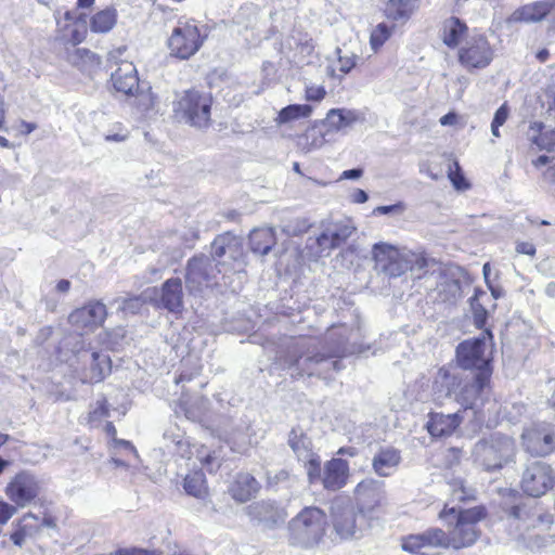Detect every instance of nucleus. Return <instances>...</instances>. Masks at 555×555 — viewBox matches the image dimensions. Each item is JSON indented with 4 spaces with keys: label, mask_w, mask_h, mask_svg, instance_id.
<instances>
[{
    "label": "nucleus",
    "mask_w": 555,
    "mask_h": 555,
    "mask_svg": "<svg viewBox=\"0 0 555 555\" xmlns=\"http://www.w3.org/2000/svg\"><path fill=\"white\" fill-rule=\"evenodd\" d=\"M349 466L341 459H332L325 464L322 483L325 489L336 491L343 488L348 479Z\"/></svg>",
    "instance_id": "nucleus-25"
},
{
    "label": "nucleus",
    "mask_w": 555,
    "mask_h": 555,
    "mask_svg": "<svg viewBox=\"0 0 555 555\" xmlns=\"http://www.w3.org/2000/svg\"><path fill=\"white\" fill-rule=\"evenodd\" d=\"M336 53H337V61H338V65H339V72L343 73L344 75L350 73V70L357 64L358 55L354 53L343 55L340 48H336Z\"/></svg>",
    "instance_id": "nucleus-47"
},
{
    "label": "nucleus",
    "mask_w": 555,
    "mask_h": 555,
    "mask_svg": "<svg viewBox=\"0 0 555 555\" xmlns=\"http://www.w3.org/2000/svg\"><path fill=\"white\" fill-rule=\"evenodd\" d=\"M509 109L506 104H502L495 112L492 122L499 126H503L507 120Z\"/></svg>",
    "instance_id": "nucleus-54"
},
{
    "label": "nucleus",
    "mask_w": 555,
    "mask_h": 555,
    "mask_svg": "<svg viewBox=\"0 0 555 555\" xmlns=\"http://www.w3.org/2000/svg\"><path fill=\"white\" fill-rule=\"evenodd\" d=\"M328 134L330 132H327V129L322 126L320 121L315 122L306 131L304 134V140L306 141V145L309 149H319L327 141L326 137Z\"/></svg>",
    "instance_id": "nucleus-41"
},
{
    "label": "nucleus",
    "mask_w": 555,
    "mask_h": 555,
    "mask_svg": "<svg viewBox=\"0 0 555 555\" xmlns=\"http://www.w3.org/2000/svg\"><path fill=\"white\" fill-rule=\"evenodd\" d=\"M27 537L26 529L24 527L17 529L11 534L12 542L17 546H23Z\"/></svg>",
    "instance_id": "nucleus-55"
},
{
    "label": "nucleus",
    "mask_w": 555,
    "mask_h": 555,
    "mask_svg": "<svg viewBox=\"0 0 555 555\" xmlns=\"http://www.w3.org/2000/svg\"><path fill=\"white\" fill-rule=\"evenodd\" d=\"M132 96L134 98L132 104L141 113H149L156 106L157 96L152 92V88L150 86L144 88V85H141L139 90H135Z\"/></svg>",
    "instance_id": "nucleus-39"
},
{
    "label": "nucleus",
    "mask_w": 555,
    "mask_h": 555,
    "mask_svg": "<svg viewBox=\"0 0 555 555\" xmlns=\"http://www.w3.org/2000/svg\"><path fill=\"white\" fill-rule=\"evenodd\" d=\"M70 288V282L68 280H61L56 284V291L60 293H67Z\"/></svg>",
    "instance_id": "nucleus-63"
},
{
    "label": "nucleus",
    "mask_w": 555,
    "mask_h": 555,
    "mask_svg": "<svg viewBox=\"0 0 555 555\" xmlns=\"http://www.w3.org/2000/svg\"><path fill=\"white\" fill-rule=\"evenodd\" d=\"M305 92L306 100L318 102L323 100L326 94V91L323 86H307Z\"/></svg>",
    "instance_id": "nucleus-52"
},
{
    "label": "nucleus",
    "mask_w": 555,
    "mask_h": 555,
    "mask_svg": "<svg viewBox=\"0 0 555 555\" xmlns=\"http://www.w3.org/2000/svg\"><path fill=\"white\" fill-rule=\"evenodd\" d=\"M223 270L206 255L194 256L188 261L185 283L191 294L202 293L204 289L219 284V275Z\"/></svg>",
    "instance_id": "nucleus-11"
},
{
    "label": "nucleus",
    "mask_w": 555,
    "mask_h": 555,
    "mask_svg": "<svg viewBox=\"0 0 555 555\" xmlns=\"http://www.w3.org/2000/svg\"><path fill=\"white\" fill-rule=\"evenodd\" d=\"M311 113L312 107L308 104H291L280 111L275 121L278 125H283L299 118L309 117Z\"/></svg>",
    "instance_id": "nucleus-38"
},
{
    "label": "nucleus",
    "mask_w": 555,
    "mask_h": 555,
    "mask_svg": "<svg viewBox=\"0 0 555 555\" xmlns=\"http://www.w3.org/2000/svg\"><path fill=\"white\" fill-rule=\"evenodd\" d=\"M492 335L485 331L479 337L466 339L456 347V362L464 370L491 371Z\"/></svg>",
    "instance_id": "nucleus-9"
},
{
    "label": "nucleus",
    "mask_w": 555,
    "mask_h": 555,
    "mask_svg": "<svg viewBox=\"0 0 555 555\" xmlns=\"http://www.w3.org/2000/svg\"><path fill=\"white\" fill-rule=\"evenodd\" d=\"M137 555H162L159 550L133 548Z\"/></svg>",
    "instance_id": "nucleus-64"
},
{
    "label": "nucleus",
    "mask_w": 555,
    "mask_h": 555,
    "mask_svg": "<svg viewBox=\"0 0 555 555\" xmlns=\"http://www.w3.org/2000/svg\"><path fill=\"white\" fill-rule=\"evenodd\" d=\"M326 526L325 512L317 506H307L288 522V543L305 550L313 548L323 540Z\"/></svg>",
    "instance_id": "nucleus-5"
},
{
    "label": "nucleus",
    "mask_w": 555,
    "mask_h": 555,
    "mask_svg": "<svg viewBox=\"0 0 555 555\" xmlns=\"http://www.w3.org/2000/svg\"><path fill=\"white\" fill-rule=\"evenodd\" d=\"M212 98L210 93L190 89L178 95L173 103V111L181 116L185 122L193 127L203 129L210 124V108Z\"/></svg>",
    "instance_id": "nucleus-8"
},
{
    "label": "nucleus",
    "mask_w": 555,
    "mask_h": 555,
    "mask_svg": "<svg viewBox=\"0 0 555 555\" xmlns=\"http://www.w3.org/2000/svg\"><path fill=\"white\" fill-rule=\"evenodd\" d=\"M258 491L257 480L249 474L237 475L231 487V493L235 501L244 503L250 500Z\"/></svg>",
    "instance_id": "nucleus-33"
},
{
    "label": "nucleus",
    "mask_w": 555,
    "mask_h": 555,
    "mask_svg": "<svg viewBox=\"0 0 555 555\" xmlns=\"http://www.w3.org/2000/svg\"><path fill=\"white\" fill-rule=\"evenodd\" d=\"M160 306L173 313L182 311L183 287L181 279L171 278L162 285Z\"/></svg>",
    "instance_id": "nucleus-26"
},
{
    "label": "nucleus",
    "mask_w": 555,
    "mask_h": 555,
    "mask_svg": "<svg viewBox=\"0 0 555 555\" xmlns=\"http://www.w3.org/2000/svg\"><path fill=\"white\" fill-rule=\"evenodd\" d=\"M359 120V114L352 109L332 108L326 117L321 120V125L327 129V132H338L353 126Z\"/></svg>",
    "instance_id": "nucleus-29"
},
{
    "label": "nucleus",
    "mask_w": 555,
    "mask_h": 555,
    "mask_svg": "<svg viewBox=\"0 0 555 555\" xmlns=\"http://www.w3.org/2000/svg\"><path fill=\"white\" fill-rule=\"evenodd\" d=\"M467 27L457 17H450L443 23L442 40L450 48H455L466 34Z\"/></svg>",
    "instance_id": "nucleus-35"
},
{
    "label": "nucleus",
    "mask_w": 555,
    "mask_h": 555,
    "mask_svg": "<svg viewBox=\"0 0 555 555\" xmlns=\"http://www.w3.org/2000/svg\"><path fill=\"white\" fill-rule=\"evenodd\" d=\"M392 27H389L385 23H379L373 28L370 36V46L374 52H377L380 47L390 38L392 34Z\"/></svg>",
    "instance_id": "nucleus-43"
},
{
    "label": "nucleus",
    "mask_w": 555,
    "mask_h": 555,
    "mask_svg": "<svg viewBox=\"0 0 555 555\" xmlns=\"http://www.w3.org/2000/svg\"><path fill=\"white\" fill-rule=\"evenodd\" d=\"M352 336V330L345 325L334 327L327 337L330 348L326 353L317 351L306 339L297 340L289 346L283 359V367L295 369L296 372L292 374L294 377L304 375L327 377L331 370L336 372L340 370L339 361L332 360L333 358H341L361 351L354 345L349 344Z\"/></svg>",
    "instance_id": "nucleus-1"
},
{
    "label": "nucleus",
    "mask_w": 555,
    "mask_h": 555,
    "mask_svg": "<svg viewBox=\"0 0 555 555\" xmlns=\"http://www.w3.org/2000/svg\"><path fill=\"white\" fill-rule=\"evenodd\" d=\"M418 5L415 0H388L384 13L387 18L400 24L406 23Z\"/></svg>",
    "instance_id": "nucleus-31"
},
{
    "label": "nucleus",
    "mask_w": 555,
    "mask_h": 555,
    "mask_svg": "<svg viewBox=\"0 0 555 555\" xmlns=\"http://www.w3.org/2000/svg\"><path fill=\"white\" fill-rule=\"evenodd\" d=\"M555 7V0H541L527 4L516 10L511 20L513 22L534 23L542 21L547 14L552 13Z\"/></svg>",
    "instance_id": "nucleus-28"
},
{
    "label": "nucleus",
    "mask_w": 555,
    "mask_h": 555,
    "mask_svg": "<svg viewBox=\"0 0 555 555\" xmlns=\"http://www.w3.org/2000/svg\"><path fill=\"white\" fill-rule=\"evenodd\" d=\"M117 11L113 8H106L95 13L90 22V29L93 33H108L116 24Z\"/></svg>",
    "instance_id": "nucleus-36"
},
{
    "label": "nucleus",
    "mask_w": 555,
    "mask_h": 555,
    "mask_svg": "<svg viewBox=\"0 0 555 555\" xmlns=\"http://www.w3.org/2000/svg\"><path fill=\"white\" fill-rule=\"evenodd\" d=\"M493 57V51L488 40L482 37H474L467 42L466 47L460 51V61L470 68L487 67Z\"/></svg>",
    "instance_id": "nucleus-19"
},
{
    "label": "nucleus",
    "mask_w": 555,
    "mask_h": 555,
    "mask_svg": "<svg viewBox=\"0 0 555 555\" xmlns=\"http://www.w3.org/2000/svg\"><path fill=\"white\" fill-rule=\"evenodd\" d=\"M42 480L29 470L17 473L7 485L5 495L20 507L30 504L41 492Z\"/></svg>",
    "instance_id": "nucleus-13"
},
{
    "label": "nucleus",
    "mask_w": 555,
    "mask_h": 555,
    "mask_svg": "<svg viewBox=\"0 0 555 555\" xmlns=\"http://www.w3.org/2000/svg\"><path fill=\"white\" fill-rule=\"evenodd\" d=\"M111 80L117 92L126 95H133L139 90L140 80L137 68L131 62H122L118 68L112 73Z\"/></svg>",
    "instance_id": "nucleus-22"
},
{
    "label": "nucleus",
    "mask_w": 555,
    "mask_h": 555,
    "mask_svg": "<svg viewBox=\"0 0 555 555\" xmlns=\"http://www.w3.org/2000/svg\"><path fill=\"white\" fill-rule=\"evenodd\" d=\"M491 371L479 372L472 378L456 369L442 366L434 379V391L438 398H451L464 409L479 410L489 400Z\"/></svg>",
    "instance_id": "nucleus-2"
},
{
    "label": "nucleus",
    "mask_w": 555,
    "mask_h": 555,
    "mask_svg": "<svg viewBox=\"0 0 555 555\" xmlns=\"http://www.w3.org/2000/svg\"><path fill=\"white\" fill-rule=\"evenodd\" d=\"M454 166H455V170L453 171L452 169H450V172H449V177H450L454 188L457 190L467 189L468 183L466 182L464 176L461 173L459 164L455 163Z\"/></svg>",
    "instance_id": "nucleus-51"
},
{
    "label": "nucleus",
    "mask_w": 555,
    "mask_h": 555,
    "mask_svg": "<svg viewBox=\"0 0 555 555\" xmlns=\"http://www.w3.org/2000/svg\"><path fill=\"white\" fill-rule=\"evenodd\" d=\"M107 416H109L107 401L99 400L96 406L89 413V422L94 423Z\"/></svg>",
    "instance_id": "nucleus-50"
},
{
    "label": "nucleus",
    "mask_w": 555,
    "mask_h": 555,
    "mask_svg": "<svg viewBox=\"0 0 555 555\" xmlns=\"http://www.w3.org/2000/svg\"><path fill=\"white\" fill-rule=\"evenodd\" d=\"M485 516V509L479 506L460 511L454 507H444L439 517L449 526L446 532L448 548L461 550L472 546L480 535L477 524Z\"/></svg>",
    "instance_id": "nucleus-4"
},
{
    "label": "nucleus",
    "mask_w": 555,
    "mask_h": 555,
    "mask_svg": "<svg viewBox=\"0 0 555 555\" xmlns=\"http://www.w3.org/2000/svg\"><path fill=\"white\" fill-rule=\"evenodd\" d=\"M352 198H353L354 203L362 204V203H365L367 201L369 196H367L365 191L358 189L353 193Z\"/></svg>",
    "instance_id": "nucleus-60"
},
{
    "label": "nucleus",
    "mask_w": 555,
    "mask_h": 555,
    "mask_svg": "<svg viewBox=\"0 0 555 555\" xmlns=\"http://www.w3.org/2000/svg\"><path fill=\"white\" fill-rule=\"evenodd\" d=\"M184 490L190 495L199 498L205 493V477L201 472H195L184 478Z\"/></svg>",
    "instance_id": "nucleus-42"
},
{
    "label": "nucleus",
    "mask_w": 555,
    "mask_h": 555,
    "mask_svg": "<svg viewBox=\"0 0 555 555\" xmlns=\"http://www.w3.org/2000/svg\"><path fill=\"white\" fill-rule=\"evenodd\" d=\"M127 138H128V132H125V133L107 134L105 137V140L114 141V142H121V141H125Z\"/></svg>",
    "instance_id": "nucleus-61"
},
{
    "label": "nucleus",
    "mask_w": 555,
    "mask_h": 555,
    "mask_svg": "<svg viewBox=\"0 0 555 555\" xmlns=\"http://www.w3.org/2000/svg\"><path fill=\"white\" fill-rule=\"evenodd\" d=\"M374 269L389 279L400 278L411 272L414 279H421L428 267V259L421 251H413L406 247L379 242L371 249Z\"/></svg>",
    "instance_id": "nucleus-3"
},
{
    "label": "nucleus",
    "mask_w": 555,
    "mask_h": 555,
    "mask_svg": "<svg viewBox=\"0 0 555 555\" xmlns=\"http://www.w3.org/2000/svg\"><path fill=\"white\" fill-rule=\"evenodd\" d=\"M509 525L515 526L516 529L526 531L534 528L538 524L548 522V516L538 513L534 508L529 507L527 504H519L513 506L508 512L507 517Z\"/></svg>",
    "instance_id": "nucleus-23"
},
{
    "label": "nucleus",
    "mask_w": 555,
    "mask_h": 555,
    "mask_svg": "<svg viewBox=\"0 0 555 555\" xmlns=\"http://www.w3.org/2000/svg\"><path fill=\"white\" fill-rule=\"evenodd\" d=\"M402 550L411 554L428 555L435 548H448L446 531L429 528L422 533L410 534L402 539Z\"/></svg>",
    "instance_id": "nucleus-16"
},
{
    "label": "nucleus",
    "mask_w": 555,
    "mask_h": 555,
    "mask_svg": "<svg viewBox=\"0 0 555 555\" xmlns=\"http://www.w3.org/2000/svg\"><path fill=\"white\" fill-rule=\"evenodd\" d=\"M305 462V467L307 469V475L310 483H313L317 479L320 478L321 473V460L320 456L315 453L311 456L302 460Z\"/></svg>",
    "instance_id": "nucleus-46"
},
{
    "label": "nucleus",
    "mask_w": 555,
    "mask_h": 555,
    "mask_svg": "<svg viewBox=\"0 0 555 555\" xmlns=\"http://www.w3.org/2000/svg\"><path fill=\"white\" fill-rule=\"evenodd\" d=\"M530 130V140L541 150L550 151L555 146V129H544L542 124L533 122Z\"/></svg>",
    "instance_id": "nucleus-37"
},
{
    "label": "nucleus",
    "mask_w": 555,
    "mask_h": 555,
    "mask_svg": "<svg viewBox=\"0 0 555 555\" xmlns=\"http://www.w3.org/2000/svg\"><path fill=\"white\" fill-rule=\"evenodd\" d=\"M486 296L487 294L480 291L476 292L475 295L470 298V307L474 313L475 324L479 327L483 326L487 319V310L480 302V299Z\"/></svg>",
    "instance_id": "nucleus-44"
},
{
    "label": "nucleus",
    "mask_w": 555,
    "mask_h": 555,
    "mask_svg": "<svg viewBox=\"0 0 555 555\" xmlns=\"http://www.w3.org/2000/svg\"><path fill=\"white\" fill-rule=\"evenodd\" d=\"M70 62L82 69L100 65V57L85 48H77L69 56Z\"/></svg>",
    "instance_id": "nucleus-40"
},
{
    "label": "nucleus",
    "mask_w": 555,
    "mask_h": 555,
    "mask_svg": "<svg viewBox=\"0 0 555 555\" xmlns=\"http://www.w3.org/2000/svg\"><path fill=\"white\" fill-rule=\"evenodd\" d=\"M211 256L223 270L222 280L228 272L241 273L244 271L245 254L241 240L231 234L218 235L211 244Z\"/></svg>",
    "instance_id": "nucleus-10"
},
{
    "label": "nucleus",
    "mask_w": 555,
    "mask_h": 555,
    "mask_svg": "<svg viewBox=\"0 0 555 555\" xmlns=\"http://www.w3.org/2000/svg\"><path fill=\"white\" fill-rule=\"evenodd\" d=\"M398 206L397 205H390V206H378L374 209V214H378V215H386V214H389L391 211H393L395 209H397Z\"/></svg>",
    "instance_id": "nucleus-62"
},
{
    "label": "nucleus",
    "mask_w": 555,
    "mask_h": 555,
    "mask_svg": "<svg viewBox=\"0 0 555 555\" xmlns=\"http://www.w3.org/2000/svg\"><path fill=\"white\" fill-rule=\"evenodd\" d=\"M356 231L350 220L328 222L317 238L321 251H330L344 244Z\"/></svg>",
    "instance_id": "nucleus-20"
},
{
    "label": "nucleus",
    "mask_w": 555,
    "mask_h": 555,
    "mask_svg": "<svg viewBox=\"0 0 555 555\" xmlns=\"http://www.w3.org/2000/svg\"><path fill=\"white\" fill-rule=\"evenodd\" d=\"M516 251L518 254H524L528 256H534L535 255V247L533 244L529 242H520L516 245Z\"/></svg>",
    "instance_id": "nucleus-56"
},
{
    "label": "nucleus",
    "mask_w": 555,
    "mask_h": 555,
    "mask_svg": "<svg viewBox=\"0 0 555 555\" xmlns=\"http://www.w3.org/2000/svg\"><path fill=\"white\" fill-rule=\"evenodd\" d=\"M457 115L454 112H450L439 119L441 126H454L457 122Z\"/></svg>",
    "instance_id": "nucleus-58"
},
{
    "label": "nucleus",
    "mask_w": 555,
    "mask_h": 555,
    "mask_svg": "<svg viewBox=\"0 0 555 555\" xmlns=\"http://www.w3.org/2000/svg\"><path fill=\"white\" fill-rule=\"evenodd\" d=\"M248 514L269 528L284 522L287 517L285 508L271 501H262L249 505Z\"/></svg>",
    "instance_id": "nucleus-21"
},
{
    "label": "nucleus",
    "mask_w": 555,
    "mask_h": 555,
    "mask_svg": "<svg viewBox=\"0 0 555 555\" xmlns=\"http://www.w3.org/2000/svg\"><path fill=\"white\" fill-rule=\"evenodd\" d=\"M386 502V492L383 482L375 479H365L358 483L354 489L352 503L357 511L369 521L373 513L380 508Z\"/></svg>",
    "instance_id": "nucleus-15"
},
{
    "label": "nucleus",
    "mask_w": 555,
    "mask_h": 555,
    "mask_svg": "<svg viewBox=\"0 0 555 555\" xmlns=\"http://www.w3.org/2000/svg\"><path fill=\"white\" fill-rule=\"evenodd\" d=\"M515 454L514 439L501 433L482 438L474 448L475 462L489 472L501 469L513 462Z\"/></svg>",
    "instance_id": "nucleus-7"
},
{
    "label": "nucleus",
    "mask_w": 555,
    "mask_h": 555,
    "mask_svg": "<svg viewBox=\"0 0 555 555\" xmlns=\"http://www.w3.org/2000/svg\"><path fill=\"white\" fill-rule=\"evenodd\" d=\"M332 533L339 542L359 540L370 521L357 511L352 500L336 499L331 507Z\"/></svg>",
    "instance_id": "nucleus-6"
},
{
    "label": "nucleus",
    "mask_w": 555,
    "mask_h": 555,
    "mask_svg": "<svg viewBox=\"0 0 555 555\" xmlns=\"http://www.w3.org/2000/svg\"><path fill=\"white\" fill-rule=\"evenodd\" d=\"M309 223L305 219H295L291 221L288 224H285L283 228V232L287 235L296 236L305 233L309 229Z\"/></svg>",
    "instance_id": "nucleus-49"
},
{
    "label": "nucleus",
    "mask_w": 555,
    "mask_h": 555,
    "mask_svg": "<svg viewBox=\"0 0 555 555\" xmlns=\"http://www.w3.org/2000/svg\"><path fill=\"white\" fill-rule=\"evenodd\" d=\"M201 461L202 464L206 466L209 472H214L216 468L219 467L217 457L212 454H206L205 456L201 457Z\"/></svg>",
    "instance_id": "nucleus-57"
},
{
    "label": "nucleus",
    "mask_w": 555,
    "mask_h": 555,
    "mask_svg": "<svg viewBox=\"0 0 555 555\" xmlns=\"http://www.w3.org/2000/svg\"><path fill=\"white\" fill-rule=\"evenodd\" d=\"M107 317L106 306L98 300L89 301L68 315V322L77 330L92 332L101 326Z\"/></svg>",
    "instance_id": "nucleus-17"
},
{
    "label": "nucleus",
    "mask_w": 555,
    "mask_h": 555,
    "mask_svg": "<svg viewBox=\"0 0 555 555\" xmlns=\"http://www.w3.org/2000/svg\"><path fill=\"white\" fill-rule=\"evenodd\" d=\"M362 169L359 168L345 170L341 173V179H358L362 176Z\"/></svg>",
    "instance_id": "nucleus-59"
},
{
    "label": "nucleus",
    "mask_w": 555,
    "mask_h": 555,
    "mask_svg": "<svg viewBox=\"0 0 555 555\" xmlns=\"http://www.w3.org/2000/svg\"><path fill=\"white\" fill-rule=\"evenodd\" d=\"M288 446L298 460H305L314 454L311 439L299 427L289 431Z\"/></svg>",
    "instance_id": "nucleus-34"
},
{
    "label": "nucleus",
    "mask_w": 555,
    "mask_h": 555,
    "mask_svg": "<svg viewBox=\"0 0 555 555\" xmlns=\"http://www.w3.org/2000/svg\"><path fill=\"white\" fill-rule=\"evenodd\" d=\"M85 360H89L90 365L85 369L81 375L83 383H100L111 373V359L103 352L93 351L90 354H83Z\"/></svg>",
    "instance_id": "nucleus-24"
},
{
    "label": "nucleus",
    "mask_w": 555,
    "mask_h": 555,
    "mask_svg": "<svg viewBox=\"0 0 555 555\" xmlns=\"http://www.w3.org/2000/svg\"><path fill=\"white\" fill-rule=\"evenodd\" d=\"M275 244V234L271 228L255 229L249 234V247L255 254L267 255Z\"/></svg>",
    "instance_id": "nucleus-32"
},
{
    "label": "nucleus",
    "mask_w": 555,
    "mask_h": 555,
    "mask_svg": "<svg viewBox=\"0 0 555 555\" xmlns=\"http://www.w3.org/2000/svg\"><path fill=\"white\" fill-rule=\"evenodd\" d=\"M401 461L400 452L395 448L380 449L373 457L372 466L374 472L380 477L390 476L398 467Z\"/></svg>",
    "instance_id": "nucleus-30"
},
{
    "label": "nucleus",
    "mask_w": 555,
    "mask_h": 555,
    "mask_svg": "<svg viewBox=\"0 0 555 555\" xmlns=\"http://www.w3.org/2000/svg\"><path fill=\"white\" fill-rule=\"evenodd\" d=\"M291 480V474L286 469L267 473V483L270 488H276L280 485L287 483Z\"/></svg>",
    "instance_id": "nucleus-48"
},
{
    "label": "nucleus",
    "mask_w": 555,
    "mask_h": 555,
    "mask_svg": "<svg viewBox=\"0 0 555 555\" xmlns=\"http://www.w3.org/2000/svg\"><path fill=\"white\" fill-rule=\"evenodd\" d=\"M522 447L525 450L537 456H545L555 449V435L543 426L527 428L522 435Z\"/></svg>",
    "instance_id": "nucleus-18"
},
{
    "label": "nucleus",
    "mask_w": 555,
    "mask_h": 555,
    "mask_svg": "<svg viewBox=\"0 0 555 555\" xmlns=\"http://www.w3.org/2000/svg\"><path fill=\"white\" fill-rule=\"evenodd\" d=\"M116 302H118V308L121 311L135 314L144 306L145 299L142 296H132L128 298L116 299Z\"/></svg>",
    "instance_id": "nucleus-45"
},
{
    "label": "nucleus",
    "mask_w": 555,
    "mask_h": 555,
    "mask_svg": "<svg viewBox=\"0 0 555 555\" xmlns=\"http://www.w3.org/2000/svg\"><path fill=\"white\" fill-rule=\"evenodd\" d=\"M16 513V507L0 501V525H4Z\"/></svg>",
    "instance_id": "nucleus-53"
},
{
    "label": "nucleus",
    "mask_w": 555,
    "mask_h": 555,
    "mask_svg": "<svg viewBox=\"0 0 555 555\" xmlns=\"http://www.w3.org/2000/svg\"><path fill=\"white\" fill-rule=\"evenodd\" d=\"M202 44L199 29L194 22L190 21H179L167 41L170 55L181 60L190 59Z\"/></svg>",
    "instance_id": "nucleus-12"
},
{
    "label": "nucleus",
    "mask_w": 555,
    "mask_h": 555,
    "mask_svg": "<svg viewBox=\"0 0 555 555\" xmlns=\"http://www.w3.org/2000/svg\"><path fill=\"white\" fill-rule=\"evenodd\" d=\"M552 467L542 461L528 463L521 476V489L530 496L545 494L554 485Z\"/></svg>",
    "instance_id": "nucleus-14"
},
{
    "label": "nucleus",
    "mask_w": 555,
    "mask_h": 555,
    "mask_svg": "<svg viewBox=\"0 0 555 555\" xmlns=\"http://www.w3.org/2000/svg\"><path fill=\"white\" fill-rule=\"evenodd\" d=\"M462 421L460 413H430L426 427L433 437H447L455 431Z\"/></svg>",
    "instance_id": "nucleus-27"
}]
</instances>
